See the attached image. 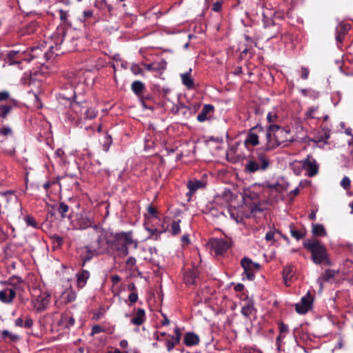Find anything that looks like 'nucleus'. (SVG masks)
Segmentation results:
<instances>
[{
  "mask_svg": "<svg viewBox=\"0 0 353 353\" xmlns=\"http://www.w3.org/2000/svg\"><path fill=\"white\" fill-rule=\"evenodd\" d=\"M318 110V107H311L305 113V115L307 119H319L316 117L315 112Z\"/></svg>",
  "mask_w": 353,
  "mask_h": 353,
  "instance_id": "nucleus-36",
  "label": "nucleus"
},
{
  "mask_svg": "<svg viewBox=\"0 0 353 353\" xmlns=\"http://www.w3.org/2000/svg\"><path fill=\"white\" fill-rule=\"evenodd\" d=\"M10 97V94L7 91L0 92V101H7Z\"/></svg>",
  "mask_w": 353,
  "mask_h": 353,
  "instance_id": "nucleus-46",
  "label": "nucleus"
},
{
  "mask_svg": "<svg viewBox=\"0 0 353 353\" xmlns=\"http://www.w3.org/2000/svg\"><path fill=\"white\" fill-rule=\"evenodd\" d=\"M15 297L14 292L6 287L0 291V301L4 303H11Z\"/></svg>",
  "mask_w": 353,
  "mask_h": 353,
  "instance_id": "nucleus-15",
  "label": "nucleus"
},
{
  "mask_svg": "<svg viewBox=\"0 0 353 353\" xmlns=\"http://www.w3.org/2000/svg\"><path fill=\"white\" fill-rule=\"evenodd\" d=\"M0 198L1 201H6V203L17 200V196L12 191L0 192Z\"/></svg>",
  "mask_w": 353,
  "mask_h": 353,
  "instance_id": "nucleus-29",
  "label": "nucleus"
},
{
  "mask_svg": "<svg viewBox=\"0 0 353 353\" xmlns=\"http://www.w3.org/2000/svg\"><path fill=\"white\" fill-rule=\"evenodd\" d=\"M265 132H270L272 134V132H277V134L276 135H278L279 137H287L286 135L289 134L290 131L286 130L284 129H280V127L278 125L274 124H270L268 129L265 130Z\"/></svg>",
  "mask_w": 353,
  "mask_h": 353,
  "instance_id": "nucleus-22",
  "label": "nucleus"
},
{
  "mask_svg": "<svg viewBox=\"0 0 353 353\" xmlns=\"http://www.w3.org/2000/svg\"><path fill=\"white\" fill-rule=\"evenodd\" d=\"M0 134L5 137L11 136L12 134V128L9 126H2L0 128Z\"/></svg>",
  "mask_w": 353,
  "mask_h": 353,
  "instance_id": "nucleus-40",
  "label": "nucleus"
},
{
  "mask_svg": "<svg viewBox=\"0 0 353 353\" xmlns=\"http://www.w3.org/2000/svg\"><path fill=\"white\" fill-rule=\"evenodd\" d=\"M271 163L270 157L265 154L263 148H260L248 158L245 165V172L250 174L263 172L270 168Z\"/></svg>",
  "mask_w": 353,
  "mask_h": 353,
  "instance_id": "nucleus-2",
  "label": "nucleus"
},
{
  "mask_svg": "<svg viewBox=\"0 0 353 353\" xmlns=\"http://www.w3.org/2000/svg\"><path fill=\"white\" fill-rule=\"evenodd\" d=\"M181 336V334L179 328L176 327L174 329V336H172V337L175 339V342L176 341V342H179L180 341Z\"/></svg>",
  "mask_w": 353,
  "mask_h": 353,
  "instance_id": "nucleus-47",
  "label": "nucleus"
},
{
  "mask_svg": "<svg viewBox=\"0 0 353 353\" xmlns=\"http://www.w3.org/2000/svg\"><path fill=\"white\" fill-rule=\"evenodd\" d=\"M58 212L61 214V218H65L66 216V213L69 210L68 206L64 203H61L59 204V208H57Z\"/></svg>",
  "mask_w": 353,
  "mask_h": 353,
  "instance_id": "nucleus-35",
  "label": "nucleus"
},
{
  "mask_svg": "<svg viewBox=\"0 0 353 353\" xmlns=\"http://www.w3.org/2000/svg\"><path fill=\"white\" fill-rule=\"evenodd\" d=\"M90 277V272L88 270H83L77 274V285L79 288H83L88 279Z\"/></svg>",
  "mask_w": 353,
  "mask_h": 353,
  "instance_id": "nucleus-17",
  "label": "nucleus"
},
{
  "mask_svg": "<svg viewBox=\"0 0 353 353\" xmlns=\"http://www.w3.org/2000/svg\"><path fill=\"white\" fill-rule=\"evenodd\" d=\"M330 138V133L329 132H327L325 131L324 132V139L325 140H323L322 139H319L317 141L318 142H321V141H323L324 143H327V140Z\"/></svg>",
  "mask_w": 353,
  "mask_h": 353,
  "instance_id": "nucleus-59",
  "label": "nucleus"
},
{
  "mask_svg": "<svg viewBox=\"0 0 353 353\" xmlns=\"http://www.w3.org/2000/svg\"><path fill=\"white\" fill-rule=\"evenodd\" d=\"M241 265L244 270L246 278L250 281H253L255 277V272L261 268L259 263L253 262L250 259L244 257L241 261Z\"/></svg>",
  "mask_w": 353,
  "mask_h": 353,
  "instance_id": "nucleus-6",
  "label": "nucleus"
},
{
  "mask_svg": "<svg viewBox=\"0 0 353 353\" xmlns=\"http://www.w3.org/2000/svg\"><path fill=\"white\" fill-rule=\"evenodd\" d=\"M32 324H33L32 320L30 318L27 317L26 321H25V322H24V326L23 327L29 328V327H32Z\"/></svg>",
  "mask_w": 353,
  "mask_h": 353,
  "instance_id": "nucleus-53",
  "label": "nucleus"
},
{
  "mask_svg": "<svg viewBox=\"0 0 353 353\" xmlns=\"http://www.w3.org/2000/svg\"><path fill=\"white\" fill-rule=\"evenodd\" d=\"M290 232H291L292 236L297 240H299L304 236V234L302 232L296 230L293 228H292L290 230Z\"/></svg>",
  "mask_w": 353,
  "mask_h": 353,
  "instance_id": "nucleus-42",
  "label": "nucleus"
},
{
  "mask_svg": "<svg viewBox=\"0 0 353 353\" xmlns=\"http://www.w3.org/2000/svg\"><path fill=\"white\" fill-rule=\"evenodd\" d=\"M309 73H310V71H309L308 68H307L305 67L301 68V78L303 79H307L308 78Z\"/></svg>",
  "mask_w": 353,
  "mask_h": 353,
  "instance_id": "nucleus-45",
  "label": "nucleus"
},
{
  "mask_svg": "<svg viewBox=\"0 0 353 353\" xmlns=\"http://www.w3.org/2000/svg\"><path fill=\"white\" fill-rule=\"evenodd\" d=\"M63 298L66 303H71L76 299L77 294L74 290L68 289L63 293Z\"/></svg>",
  "mask_w": 353,
  "mask_h": 353,
  "instance_id": "nucleus-32",
  "label": "nucleus"
},
{
  "mask_svg": "<svg viewBox=\"0 0 353 353\" xmlns=\"http://www.w3.org/2000/svg\"><path fill=\"white\" fill-rule=\"evenodd\" d=\"M312 233L317 236H325L326 234L323 225L321 224H312Z\"/></svg>",
  "mask_w": 353,
  "mask_h": 353,
  "instance_id": "nucleus-33",
  "label": "nucleus"
},
{
  "mask_svg": "<svg viewBox=\"0 0 353 353\" xmlns=\"http://www.w3.org/2000/svg\"><path fill=\"white\" fill-rule=\"evenodd\" d=\"M195 275L193 272H187L185 275V282L188 284H193L195 282Z\"/></svg>",
  "mask_w": 353,
  "mask_h": 353,
  "instance_id": "nucleus-39",
  "label": "nucleus"
},
{
  "mask_svg": "<svg viewBox=\"0 0 353 353\" xmlns=\"http://www.w3.org/2000/svg\"><path fill=\"white\" fill-rule=\"evenodd\" d=\"M75 320L72 316L68 318V326H73L74 325Z\"/></svg>",
  "mask_w": 353,
  "mask_h": 353,
  "instance_id": "nucleus-64",
  "label": "nucleus"
},
{
  "mask_svg": "<svg viewBox=\"0 0 353 353\" xmlns=\"http://www.w3.org/2000/svg\"><path fill=\"white\" fill-rule=\"evenodd\" d=\"M89 236L90 242L85 248L87 254L83 260L82 266L92 257L101 254L108 250L107 234L102 228L92 227Z\"/></svg>",
  "mask_w": 353,
  "mask_h": 353,
  "instance_id": "nucleus-1",
  "label": "nucleus"
},
{
  "mask_svg": "<svg viewBox=\"0 0 353 353\" xmlns=\"http://www.w3.org/2000/svg\"><path fill=\"white\" fill-rule=\"evenodd\" d=\"M294 272V267L292 265H288L285 267L283 271V278L286 285H288V282L292 281Z\"/></svg>",
  "mask_w": 353,
  "mask_h": 353,
  "instance_id": "nucleus-21",
  "label": "nucleus"
},
{
  "mask_svg": "<svg viewBox=\"0 0 353 353\" xmlns=\"http://www.w3.org/2000/svg\"><path fill=\"white\" fill-rule=\"evenodd\" d=\"M128 300L131 303H134L137 301L138 300V295L137 293L132 292L129 294L128 296Z\"/></svg>",
  "mask_w": 353,
  "mask_h": 353,
  "instance_id": "nucleus-48",
  "label": "nucleus"
},
{
  "mask_svg": "<svg viewBox=\"0 0 353 353\" xmlns=\"http://www.w3.org/2000/svg\"><path fill=\"white\" fill-rule=\"evenodd\" d=\"M179 343V342H175V339L172 336H169L168 338L165 340L167 350L170 352Z\"/></svg>",
  "mask_w": 353,
  "mask_h": 353,
  "instance_id": "nucleus-34",
  "label": "nucleus"
},
{
  "mask_svg": "<svg viewBox=\"0 0 353 353\" xmlns=\"http://www.w3.org/2000/svg\"><path fill=\"white\" fill-rule=\"evenodd\" d=\"M254 311V304L252 302L246 303L241 309V313L243 316L248 318Z\"/></svg>",
  "mask_w": 353,
  "mask_h": 353,
  "instance_id": "nucleus-31",
  "label": "nucleus"
},
{
  "mask_svg": "<svg viewBox=\"0 0 353 353\" xmlns=\"http://www.w3.org/2000/svg\"><path fill=\"white\" fill-rule=\"evenodd\" d=\"M135 263L136 259L133 257H130L126 261V264L129 266H133Z\"/></svg>",
  "mask_w": 353,
  "mask_h": 353,
  "instance_id": "nucleus-58",
  "label": "nucleus"
},
{
  "mask_svg": "<svg viewBox=\"0 0 353 353\" xmlns=\"http://www.w3.org/2000/svg\"><path fill=\"white\" fill-rule=\"evenodd\" d=\"M102 327L100 325H94L92 328V334H95L101 332L102 331Z\"/></svg>",
  "mask_w": 353,
  "mask_h": 353,
  "instance_id": "nucleus-51",
  "label": "nucleus"
},
{
  "mask_svg": "<svg viewBox=\"0 0 353 353\" xmlns=\"http://www.w3.org/2000/svg\"><path fill=\"white\" fill-rule=\"evenodd\" d=\"M60 19L61 21H65L68 17V12L63 10H59Z\"/></svg>",
  "mask_w": 353,
  "mask_h": 353,
  "instance_id": "nucleus-54",
  "label": "nucleus"
},
{
  "mask_svg": "<svg viewBox=\"0 0 353 353\" xmlns=\"http://www.w3.org/2000/svg\"><path fill=\"white\" fill-rule=\"evenodd\" d=\"M265 141V147L263 148V150L265 152L271 151L279 145H281V143L285 141H290L292 142L294 141L293 138L284 137V139H280L281 137H279L276 134H272L270 132H265V134L263 135Z\"/></svg>",
  "mask_w": 353,
  "mask_h": 353,
  "instance_id": "nucleus-5",
  "label": "nucleus"
},
{
  "mask_svg": "<svg viewBox=\"0 0 353 353\" xmlns=\"http://www.w3.org/2000/svg\"><path fill=\"white\" fill-rule=\"evenodd\" d=\"M112 246L123 256L128 254V246L134 243L130 232H121L116 234L114 236Z\"/></svg>",
  "mask_w": 353,
  "mask_h": 353,
  "instance_id": "nucleus-4",
  "label": "nucleus"
},
{
  "mask_svg": "<svg viewBox=\"0 0 353 353\" xmlns=\"http://www.w3.org/2000/svg\"><path fill=\"white\" fill-rule=\"evenodd\" d=\"M1 116L2 117H6L7 114L10 112V109H11V106L10 105H3L1 108Z\"/></svg>",
  "mask_w": 353,
  "mask_h": 353,
  "instance_id": "nucleus-44",
  "label": "nucleus"
},
{
  "mask_svg": "<svg viewBox=\"0 0 353 353\" xmlns=\"http://www.w3.org/2000/svg\"><path fill=\"white\" fill-rule=\"evenodd\" d=\"M145 313L143 309L137 310L135 316L131 319V323L136 325H141L145 320Z\"/></svg>",
  "mask_w": 353,
  "mask_h": 353,
  "instance_id": "nucleus-20",
  "label": "nucleus"
},
{
  "mask_svg": "<svg viewBox=\"0 0 353 353\" xmlns=\"http://www.w3.org/2000/svg\"><path fill=\"white\" fill-rule=\"evenodd\" d=\"M52 238L59 245H61L63 242V238L59 235L54 234Z\"/></svg>",
  "mask_w": 353,
  "mask_h": 353,
  "instance_id": "nucleus-55",
  "label": "nucleus"
},
{
  "mask_svg": "<svg viewBox=\"0 0 353 353\" xmlns=\"http://www.w3.org/2000/svg\"><path fill=\"white\" fill-rule=\"evenodd\" d=\"M131 88L137 95L140 96L145 88V85L141 81H135L132 83Z\"/></svg>",
  "mask_w": 353,
  "mask_h": 353,
  "instance_id": "nucleus-30",
  "label": "nucleus"
},
{
  "mask_svg": "<svg viewBox=\"0 0 353 353\" xmlns=\"http://www.w3.org/2000/svg\"><path fill=\"white\" fill-rule=\"evenodd\" d=\"M341 186L345 190H349L351 187V181L348 176H344L341 183Z\"/></svg>",
  "mask_w": 353,
  "mask_h": 353,
  "instance_id": "nucleus-38",
  "label": "nucleus"
},
{
  "mask_svg": "<svg viewBox=\"0 0 353 353\" xmlns=\"http://www.w3.org/2000/svg\"><path fill=\"white\" fill-rule=\"evenodd\" d=\"M82 114L84 115V118L85 119L92 120L97 117V111H96L92 107L85 106V109L83 110Z\"/></svg>",
  "mask_w": 353,
  "mask_h": 353,
  "instance_id": "nucleus-28",
  "label": "nucleus"
},
{
  "mask_svg": "<svg viewBox=\"0 0 353 353\" xmlns=\"http://www.w3.org/2000/svg\"><path fill=\"white\" fill-rule=\"evenodd\" d=\"M105 139L107 141V144H105L103 147H104V150L105 151H108V149H109L110 145L112 143L111 137L109 136V135H107V136L105 137Z\"/></svg>",
  "mask_w": 353,
  "mask_h": 353,
  "instance_id": "nucleus-52",
  "label": "nucleus"
},
{
  "mask_svg": "<svg viewBox=\"0 0 353 353\" xmlns=\"http://www.w3.org/2000/svg\"><path fill=\"white\" fill-rule=\"evenodd\" d=\"M8 288L14 292L15 295L17 293L23 292L26 284L23 280L17 276H11L7 281Z\"/></svg>",
  "mask_w": 353,
  "mask_h": 353,
  "instance_id": "nucleus-11",
  "label": "nucleus"
},
{
  "mask_svg": "<svg viewBox=\"0 0 353 353\" xmlns=\"http://www.w3.org/2000/svg\"><path fill=\"white\" fill-rule=\"evenodd\" d=\"M26 222L28 225H31L33 227L37 226V223L35 222L34 219L32 217H29V216L26 217Z\"/></svg>",
  "mask_w": 353,
  "mask_h": 353,
  "instance_id": "nucleus-50",
  "label": "nucleus"
},
{
  "mask_svg": "<svg viewBox=\"0 0 353 353\" xmlns=\"http://www.w3.org/2000/svg\"><path fill=\"white\" fill-rule=\"evenodd\" d=\"M93 14V12L92 10H85L83 12V16L85 18L91 17Z\"/></svg>",
  "mask_w": 353,
  "mask_h": 353,
  "instance_id": "nucleus-63",
  "label": "nucleus"
},
{
  "mask_svg": "<svg viewBox=\"0 0 353 353\" xmlns=\"http://www.w3.org/2000/svg\"><path fill=\"white\" fill-rule=\"evenodd\" d=\"M183 342L187 346H194L199 343V336L193 332H187L183 339Z\"/></svg>",
  "mask_w": 353,
  "mask_h": 353,
  "instance_id": "nucleus-19",
  "label": "nucleus"
},
{
  "mask_svg": "<svg viewBox=\"0 0 353 353\" xmlns=\"http://www.w3.org/2000/svg\"><path fill=\"white\" fill-rule=\"evenodd\" d=\"M76 96V94L74 92H73L70 95H67L64 93L59 94V100L60 103H63L62 101L63 100L67 101V102L70 105L71 110L77 113V114H82L83 110L85 109V105H81L79 103L76 101H71V100L74 98Z\"/></svg>",
  "mask_w": 353,
  "mask_h": 353,
  "instance_id": "nucleus-9",
  "label": "nucleus"
},
{
  "mask_svg": "<svg viewBox=\"0 0 353 353\" xmlns=\"http://www.w3.org/2000/svg\"><path fill=\"white\" fill-rule=\"evenodd\" d=\"M212 9L215 12H219L221 9V3L219 1H216L212 4Z\"/></svg>",
  "mask_w": 353,
  "mask_h": 353,
  "instance_id": "nucleus-49",
  "label": "nucleus"
},
{
  "mask_svg": "<svg viewBox=\"0 0 353 353\" xmlns=\"http://www.w3.org/2000/svg\"><path fill=\"white\" fill-rule=\"evenodd\" d=\"M93 221L87 216H81L77 221V225L79 229L84 230L92 226Z\"/></svg>",
  "mask_w": 353,
  "mask_h": 353,
  "instance_id": "nucleus-25",
  "label": "nucleus"
},
{
  "mask_svg": "<svg viewBox=\"0 0 353 353\" xmlns=\"http://www.w3.org/2000/svg\"><path fill=\"white\" fill-rule=\"evenodd\" d=\"M303 246L311 252V259L315 264L332 265L327 250L320 241L308 239L304 242Z\"/></svg>",
  "mask_w": 353,
  "mask_h": 353,
  "instance_id": "nucleus-3",
  "label": "nucleus"
},
{
  "mask_svg": "<svg viewBox=\"0 0 353 353\" xmlns=\"http://www.w3.org/2000/svg\"><path fill=\"white\" fill-rule=\"evenodd\" d=\"M206 183L203 180L192 179L190 180L187 183V187L189 189V192L187 193L188 196H192L198 190L204 188Z\"/></svg>",
  "mask_w": 353,
  "mask_h": 353,
  "instance_id": "nucleus-14",
  "label": "nucleus"
},
{
  "mask_svg": "<svg viewBox=\"0 0 353 353\" xmlns=\"http://www.w3.org/2000/svg\"><path fill=\"white\" fill-rule=\"evenodd\" d=\"M274 232L270 231L265 234V240L267 241H270L274 239Z\"/></svg>",
  "mask_w": 353,
  "mask_h": 353,
  "instance_id": "nucleus-56",
  "label": "nucleus"
},
{
  "mask_svg": "<svg viewBox=\"0 0 353 353\" xmlns=\"http://www.w3.org/2000/svg\"><path fill=\"white\" fill-rule=\"evenodd\" d=\"M214 107L211 105H205L202 110L197 115V119L200 122H203L208 119V114L212 112Z\"/></svg>",
  "mask_w": 353,
  "mask_h": 353,
  "instance_id": "nucleus-24",
  "label": "nucleus"
},
{
  "mask_svg": "<svg viewBox=\"0 0 353 353\" xmlns=\"http://www.w3.org/2000/svg\"><path fill=\"white\" fill-rule=\"evenodd\" d=\"M230 216L237 223L241 222V221H242V217L241 216H239V215L235 216L234 212H230Z\"/></svg>",
  "mask_w": 353,
  "mask_h": 353,
  "instance_id": "nucleus-57",
  "label": "nucleus"
},
{
  "mask_svg": "<svg viewBox=\"0 0 353 353\" xmlns=\"http://www.w3.org/2000/svg\"><path fill=\"white\" fill-rule=\"evenodd\" d=\"M232 241L230 239L212 240L211 246L216 255H220L226 252L230 247Z\"/></svg>",
  "mask_w": 353,
  "mask_h": 353,
  "instance_id": "nucleus-10",
  "label": "nucleus"
},
{
  "mask_svg": "<svg viewBox=\"0 0 353 353\" xmlns=\"http://www.w3.org/2000/svg\"><path fill=\"white\" fill-rule=\"evenodd\" d=\"M54 46H51L50 49L52 53H54L57 55L59 54L58 50L60 49V46L63 41V33L58 32L54 35Z\"/></svg>",
  "mask_w": 353,
  "mask_h": 353,
  "instance_id": "nucleus-18",
  "label": "nucleus"
},
{
  "mask_svg": "<svg viewBox=\"0 0 353 353\" xmlns=\"http://www.w3.org/2000/svg\"><path fill=\"white\" fill-rule=\"evenodd\" d=\"M179 222H180V221H174L172 223L171 232H172V234H174V235H176V234H179L180 232V231H181L180 225H179Z\"/></svg>",
  "mask_w": 353,
  "mask_h": 353,
  "instance_id": "nucleus-41",
  "label": "nucleus"
},
{
  "mask_svg": "<svg viewBox=\"0 0 353 353\" xmlns=\"http://www.w3.org/2000/svg\"><path fill=\"white\" fill-rule=\"evenodd\" d=\"M349 28L347 26H341L336 30V40L338 43H341L345 35L347 34Z\"/></svg>",
  "mask_w": 353,
  "mask_h": 353,
  "instance_id": "nucleus-26",
  "label": "nucleus"
},
{
  "mask_svg": "<svg viewBox=\"0 0 353 353\" xmlns=\"http://www.w3.org/2000/svg\"><path fill=\"white\" fill-rule=\"evenodd\" d=\"M277 119V115L274 112H269L267 115V120L269 123H274Z\"/></svg>",
  "mask_w": 353,
  "mask_h": 353,
  "instance_id": "nucleus-43",
  "label": "nucleus"
},
{
  "mask_svg": "<svg viewBox=\"0 0 353 353\" xmlns=\"http://www.w3.org/2000/svg\"><path fill=\"white\" fill-rule=\"evenodd\" d=\"M274 14V12L270 10H266L263 11L262 15L265 26H268L273 23L272 18Z\"/></svg>",
  "mask_w": 353,
  "mask_h": 353,
  "instance_id": "nucleus-27",
  "label": "nucleus"
},
{
  "mask_svg": "<svg viewBox=\"0 0 353 353\" xmlns=\"http://www.w3.org/2000/svg\"><path fill=\"white\" fill-rule=\"evenodd\" d=\"M304 170L307 172V174L310 177H313L317 174L319 172V165L316 161L311 155L300 161Z\"/></svg>",
  "mask_w": 353,
  "mask_h": 353,
  "instance_id": "nucleus-8",
  "label": "nucleus"
},
{
  "mask_svg": "<svg viewBox=\"0 0 353 353\" xmlns=\"http://www.w3.org/2000/svg\"><path fill=\"white\" fill-rule=\"evenodd\" d=\"M15 325L18 327H23L24 322L21 318H18L15 321Z\"/></svg>",
  "mask_w": 353,
  "mask_h": 353,
  "instance_id": "nucleus-60",
  "label": "nucleus"
},
{
  "mask_svg": "<svg viewBox=\"0 0 353 353\" xmlns=\"http://www.w3.org/2000/svg\"><path fill=\"white\" fill-rule=\"evenodd\" d=\"M264 134H265V129L261 125H256L249 130L245 144L256 146L259 144V138L263 137Z\"/></svg>",
  "mask_w": 353,
  "mask_h": 353,
  "instance_id": "nucleus-7",
  "label": "nucleus"
},
{
  "mask_svg": "<svg viewBox=\"0 0 353 353\" xmlns=\"http://www.w3.org/2000/svg\"><path fill=\"white\" fill-rule=\"evenodd\" d=\"M337 272L333 270H326L324 273L317 279V282L320 285V289L323 288V283L324 281H328L331 279L334 278Z\"/></svg>",
  "mask_w": 353,
  "mask_h": 353,
  "instance_id": "nucleus-16",
  "label": "nucleus"
},
{
  "mask_svg": "<svg viewBox=\"0 0 353 353\" xmlns=\"http://www.w3.org/2000/svg\"><path fill=\"white\" fill-rule=\"evenodd\" d=\"M132 71L134 74H137L140 72L141 70L137 65H134L132 66Z\"/></svg>",
  "mask_w": 353,
  "mask_h": 353,
  "instance_id": "nucleus-61",
  "label": "nucleus"
},
{
  "mask_svg": "<svg viewBox=\"0 0 353 353\" xmlns=\"http://www.w3.org/2000/svg\"><path fill=\"white\" fill-rule=\"evenodd\" d=\"M19 54L18 52H16V51H10L9 53H8V58L10 59V61H12V60L15 57V56H17V54Z\"/></svg>",
  "mask_w": 353,
  "mask_h": 353,
  "instance_id": "nucleus-62",
  "label": "nucleus"
},
{
  "mask_svg": "<svg viewBox=\"0 0 353 353\" xmlns=\"http://www.w3.org/2000/svg\"><path fill=\"white\" fill-rule=\"evenodd\" d=\"M50 303V296L48 294H41L35 299L32 300L34 307L39 311L43 310L46 308Z\"/></svg>",
  "mask_w": 353,
  "mask_h": 353,
  "instance_id": "nucleus-13",
  "label": "nucleus"
},
{
  "mask_svg": "<svg viewBox=\"0 0 353 353\" xmlns=\"http://www.w3.org/2000/svg\"><path fill=\"white\" fill-rule=\"evenodd\" d=\"M2 334L5 337H8L13 342L17 341L19 339V336L17 334H12L8 330H3Z\"/></svg>",
  "mask_w": 353,
  "mask_h": 353,
  "instance_id": "nucleus-37",
  "label": "nucleus"
},
{
  "mask_svg": "<svg viewBox=\"0 0 353 353\" xmlns=\"http://www.w3.org/2000/svg\"><path fill=\"white\" fill-rule=\"evenodd\" d=\"M312 297L308 292L303 296L301 301L296 304L295 309L299 314H305L311 307Z\"/></svg>",
  "mask_w": 353,
  "mask_h": 353,
  "instance_id": "nucleus-12",
  "label": "nucleus"
},
{
  "mask_svg": "<svg viewBox=\"0 0 353 353\" xmlns=\"http://www.w3.org/2000/svg\"><path fill=\"white\" fill-rule=\"evenodd\" d=\"M191 71H192V69H190L188 72L181 74V78L183 84L184 85H185L189 89L194 88V81L190 75Z\"/></svg>",
  "mask_w": 353,
  "mask_h": 353,
  "instance_id": "nucleus-23",
  "label": "nucleus"
}]
</instances>
